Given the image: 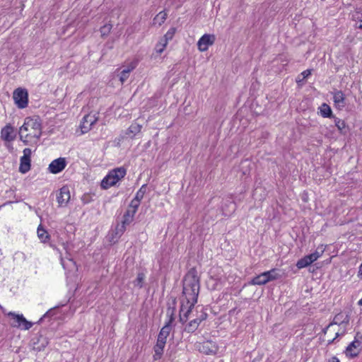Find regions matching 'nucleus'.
Segmentation results:
<instances>
[{
	"mask_svg": "<svg viewBox=\"0 0 362 362\" xmlns=\"http://www.w3.org/2000/svg\"><path fill=\"white\" fill-rule=\"evenodd\" d=\"M18 134L20 140L25 145L37 144L42 135V125L39 117H26Z\"/></svg>",
	"mask_w": 362,
	"mask_h": 362,
	"instance_id": "1",
	"label": "nucleus"
},
{
	"mask_svg": "<svg viewBox=\"0 0 362 362\" xmlns=\"http://www.w3.org/2000/svg\"><path fill=\"white\" fill-rule=\"evenodd\" d=\"M199 277L195 269H191L185 276L183 279L182 294L185 297L187 304L189 301L197 302L199 293Z\"/></svg>",
	"mask_w": 362,
	"mask_h": 362,
	"instance_id": "2",
	"label": "nucleus"
},
{
	"mask_svg": "<svg viewBox=\"0 0 362 362\" xmlns=\"http://www.w3.org/2000/svg\"><path fill=\"white\" fill-rule=\"evenodd\" d=\"M127 174V170L124 167L115 168L109 172V173L103 178L101 182V187L108 189L114 186L118 181L122 179Z\"/></svg>",
	"mask_w": 362,
	"mask_h": 362,
	"instance_id": "3",
	"label": "nucleus"
},
{
	"mask_svg": "<svg viewBox=\"0 0 362 362\" xmlns=\"http://www.w3.org/2000/svg\"><path fill=\"white\" fill-rule=\"evenodd\" d=\"M167 314L169 315L168 321L165 324V325L161 328L158 335L157 339H161L162 341L166 342L167 338L170 334V332L172 329V323L175 320V308H169L167 311Z\"/></svg>",
	"mask_w": 362,
	"mask_h": 362,
	"instance_id": "4",
	"label": "nucleus"
},
{
	"mask_svg": "<svg viewBox=\"0 0 362 362\" xmlns=\"http://www.w3.org/2000/svg\"><path fill=\"white\" fill-rule=\"evenodd\" d=\"M13 98L18 108L23 109L28 106V94L25 89L18 88L13 92Z\"/></svg>",
	"mask_w": 362,
	"mask_h": 362,
	"instance_id": "5",
	"label": "nucleus"
},
{
	"mask_svg": "<svg viewBox=\"0 0 362 362\" xmlns=\"http://www.w3.org/2000/svg\"><path fill=\"white\" fill-rule=\"evenodd\" d=\"M8 316H11L12 317V322L11 323L12 327H21L25 330L29 329L32 327L33 323L31 322L28 321L23 315H18L13 312H9Z\"/></svg>",
	"mask_w": 362,
	"mask_h": 362,
	"instance_id": "6",
	"label": "nucleus"
},
{
	"mask_svg": "<svg viewBox=\"0 0 362 362\" xmlns=\"http://www.w3.org/2000/svg\"><path fill=\"white\" fill-rule=\"evenodd\" d=\"M196 303H193L192 301H189V304H187V301L182 302L179 315V321L182 324H185L187 321L189 314L191 313Z\"/></svg>",
	"mask_w": 362,
	"mask_h": 362,
	"instance_id": "7",
	"label": "nucleus"
},
{
	"mask_svg": "<svg viewBox=\"0 0 362 362\" xmlns=\"http://www.w3.org/2000/svg\"><path fill=\"white\" fill-rule=\"evenodd\" d=\"M32 151L30 148H26L23 150V156L21 158L19 171L21 173H26L30 169V156Z\"/></svg>",
	"mask_w": 362,
	"mask_h": 362,
	"instance_id": "8",
	"label": "nucleus"
},
{
	"mask_svg": "<svg viewBox=\"0 0 362 362\" xmlns=\"http://www.w3.org/2000/svg\"><path fill=\"white\" fill-rule=\"evenodd\" d=\"M97 120L98 117L95 114H88L85 115L80 124L81 133L85 134L89 132Z\"/></svg>",
	"mask_w": 362,
	"mask_h": 362,
	"instance_id": "9",
	"label": "nucleus"
},
{
	"mask_svg": "<svg viewBox=\"0 0 362 362\" xmlns=\"http://www.w3.org/2000/svg\"><path fill=\"white\" fill-rule=\"evenodd\" d=\"M216 40V36L211 34H204L197 42V47L199 51L205 52L209 47L212 45Z\"/></svg>",
	"mask_w": 362,
	"mask_h": 362,
	"instance_id": "10",
	"label": "nucleus"
},
{
	"mask_svg": "<svg viewBox=\"0 0 362 362\" xmlns=\"http://www.w3.org/2000/svg\"><path fill=\"white\" fill-rule=\"evenodd\" d=\"M67 161L65 158H59L52 160L49 165L48 170L52 174L62 172L66 166Z\"/></svg>",
	"mask_w": 362,
	"mask_h": 362,
	"instance_id": "11",
	"label": "nucleus"
},
{
	"mask_svg": "<svg viewBox=\"0 0 362 362\" xmlns=\"http://www.w3.org/2000/svg\"><path fill=\"white\" fill-rule=\"evenodd\" d=\"M135 214L136 211L130 209H127V211L123 216L122 225L117 227V233L122 234L124 232L126 226L130 224L133 221Z\"/></svg>",
	"mask_w": 362,
	"mask_h": 362,
	"instance_id": "12",
	"label": "nucleus"
},
{
	"mask_svg": "<svg viewBox=\"0 0 362 362\" xmlns=\"http://www.w3.org/2000/svg\"><path fill=\"white\" fill-rule=\"evenodd\" d=\"M1 138L6 141H12L16 139L14 128L10 124H6L1 131Z\"/></svg>",
	"mask_w": 362,
	"mask_h": 362,
	"instance_id": "13",
	"label": "nucleus"
},
{
	"mask_svg": "<svg viewBox=\"0 0 362 362\" xmlns=\"http://www.w3.org/2000/svg\"><path fill=\"white\" fill-rule=\"evenodd\" d=\"M137 66V62L135 61L131 62L121 71L119 74V81L122 83H124L129 76V74L133 71Z\"/></svg>",
	"mask_w": 362,
	"mask_h": 362,
	"instance_id": "14",
	"label": "nucleus"
},
{
	"mask_svg": "<svg viewBox=\"0 0 362 362\" xmlns=\"http://www.w3.org/2000/svg\"><path fill=\"white\" fill-rule=\"evenodd\" d=\"M70 192L67 187H63L60 189V192L57 196V202L60 206L66 205L70 199Z\"/></svg>",
	"mask_w": 362,
	"mask_h": 362,
	"instance_id": "15",
	"label": "nucleus"
},
{
	"mask_svg": "<svg viewBox=\"0 0 362 362\" xmlns=\"http://www.w3.org/2000/svg\"><path fill=\"white\" fill-rule=\"evenodd\" d=\"M142 126L137 123H132L130 127L124 132V135L122 136V139L124 138H134L135 135L141 132Z\"/></svg>",
	"mask_w": 362,
	"mask_h": 362,
	"instance_id": "16",
	"label": "nucleus"
},
{
	"mask_svg": "<svg viewBox=\"0 0 362 362\" xmlns=\"http://www.w3.org/2000/svg\"><path fill=\"white\" fill-rule=\"evenodd\" d=\"M333 100L339 109H341L345 107V95L341 90H336L333 93Z\"/></svg>",
	"mask_w": 362,
	"mask_h": 362,
	"instance_id": "17",
	"label": "nucleus"
},
{
	"mask_svg": "<svg viewBox=\"0 0 362 362\" xmlns=\"http://www.w3.org/2000/svg\"><path fill=\"white\" fill-rule=\"evenodd\" d=\"M349 322V317L347 315H344V313H341L334 316L333 321L331 323H333V325H339V326H341L344 329Z\"/></svg>",
	"mask_w": 362,
	"mask_h": 362,
	"instance_id": "18",
	"label": "nucleus"
},
{
	"mask_svg": "<svg viewBox=\"0 0 362 362\" xmlns=\"http://www.w3.org/2000/svg\"><path fill=\"white\" fill-rule=\"evenodd\" d=\"M48 343V339L46 337L40 335L36 339V341H33V349L37 351L44 350Z\"/></svg>",
	"mask_w": 362,
	"mask_h": 362,
	"instance_id": "19",
	"label": "nucleus"
},
{
	"mask_svg": "<svg viewBox=\"0 0 362 362\" xmlns=\"http://www.w3.org/2000/svg\"><path fill=\"white\" fill-rule=\"evenodd\" d=\"M165 344L166 342L162 341L161 339H157L156 344L153 347V350L155 352L153 355V359L155 361L160 359L163 356Z\"/></svg>",
	"mask_w": 362,
	"mask_h": 362,
	"instance_id": "20",
	"label": "nucleus"
},
{
	"mask_svg": "<svg viewBox=\"0 0 362 362\" xmlns=\"http://www.w3.org/2000/svg\"><path fill=\"white\" fill-rule=\"evenodd\" d=\"M315 260L314 259L313 257L311 254L305 256L304 257L300 259L297 263L296 267L298 269L305 268L309 265H310L313 262H314Z\"/></svg>",
	"mask_w": 362,
	"mask_h": 362,
	"instance_id": "21",
	"label": "nucleus"
},
{
	"mask_svg": "<svg viewBox=\"0 0 362 362\" xmlns=\"http://www.w3.org/2000/svg\"><path fill=\"white\" fill-rule=\"evenodd\" d=\"M360 345L359 341H352L346 349V354L347 356L351 357H355L358 354V351L357 350V347Z\"/></svg>",
	"mask_w": 362,
	"mask_h": 362,
	"instance_id": "22",
	"label": "nucleus"
},
{
	"mask_svg": "<svg viewBox=\"0 0 362 362\" xmlns=\"http://www.w3.org/2000/svg\"><path fill=\"white\" fill-rule=\"evenodd\" d=\"M268 280L267 279L265 272H262L259 275H257V276L254 277L250 281V284L251 285H264L267 283H268Z\"/></svg>",
	"mask_w": 362,
	"mask_h": 362,
	"instance_id": "23",
	"label": "nucleus"
},
{
	"mask_svg": "<svg viewBox=\"0 0 362 362\" xmlns=\"http://www.w3.org/2000/svg\"><path fill=\"white\" fill-rule=\"evenodd\" d=\"M320 115L325 118H331L332 115V111L331 107L327 103H322L319 107Z\"/></svg>",
	"mask_w": 362,
	"mask_h": 362,
	"instance_id": "24",
	"label": "nucleus"
},
{
	"mask_svg": "<svg viewBox=\"0 0 362 362\" xmlns=\"http://www.w3.org/2000/svg\"><path fill=\"white\" fill-rule=\"evenodd\" d=\"M37 232V236L42 243H47L49 240V235L48 234L47 230L42 228L41 225L39 226Z\"/></svg>",
	"mask_w": 362,
	"mask_h": 362,
	"instance_id": "25",
	"label": "nucleus"
},
{
	"mask_svg": "<svg viewBox=\"0 0 362 362\" xmlns=\"http://www.w3.org/2000/svg\"><path fill=\"white\" fill-rule=\"evenodd\" d=\"M199 324L200 322L195 318L186 325L185 330L188 333H193L197 329Z\"/></svg>",
	"mask_w": 362,
	"mask_h": 362,
	"instance_id": "26",
	"label": "nucleus"
},
{
	"mask_svg": "<svg viewBox=\"0 0 362 362\" xmlns=\"http://www.w3.org/2000/svg\"><path fill=\"white\" fill-rule=\"evenodd\" d=\"M167 13L163 11L158 13L153 20V25H161L167 18Z\"/></svg>",
	"mask_w": 362,
	"mask_h": 362,
	"instance_id": "27",
	"label": "nucleus"
},
{
	"mask_svg": "<svg viewBox=\"0 0 362 362\" xmlns=\"http://www.w3.org/2000/svg\"><path fill=\"white\" fill-rule=\"evenodd\" d=\"M268 281L276 280L281 277V275L278 272V269H272L269 271L264 272Z\"/></svg>",
	"mask_w": 362,
	"mask_h": 362,
	"instance_id": "28",
	"label": "nucleus"
},
{
	"mask_svg": "<svg viewBox=\"0 0 362 362\" xmlns=\"http://www.w3.org/2000/svg\"><path fill=\"white\" fill-rule=\"evenodd\" d=\"M175 32L176 29L175 28H170L161 39L165 41V43H168V41L173 39Z\"/></svg>",
	"mask_w": 362,
	"mask_h": 362,
	"instance_id": "29",
	"label": "nucleus"
},
{
	"mask_svg": "<svg viewBox=\"0 0 362 362\" xmlns=\"http://www.w3.org/2000/svg\"><path fill=\"white\" fill-rule=\"evenodd\" d=\"M145 275L144 273H139L136 279L134 281V285L139 288L143 287Z\"/></svg>",
	"mask_w": 362,
	"mask_h": 362,
	"instance_id": "30",
	"label": "nucleus"
},
{
	"mask_svg": "<svg viewBox=\"0 0 362 362\" xmlns=\"http://www.w3.org/2000/svg\"><path fill=\"white\" fill-rule=\"evenodd\" d=\"M112 28V25L110 23H107L102 26L100 29L101 35L103 37L108 35V34L110 33V30Z\"/></svg>",
	"mask_w": 362,
	"mask_h": 362,
	"instance_id": "31",
	"label": "nucleus"
},
{
	"mask_svg": "<svg viewBox=\"0 0 362 362\" xmlns=\"http://www.w3.org/2000/svg\"><path fill=\"white\" fill-rule=\"evenodd\" d=\"M146 189H147V185H143L140 187V189L137 191V192H136V194L135 195V198H136V199L141 200L144 198V194L146 192Z\"/></svg>",
	"mask_w": 362,
	"mask_h": 362,
	"instance_id": "32",
	"label": "nucleus"
},
{
	"mask_svg": "<svg viewBox=\"0 0 362 362\" xmlns=\"http://www.w3.org/2000/svg\"><path fill=\"white\" fill-rule=\"evenodd\" d=\"M333 117L334 119L335 126L337 127V129L341 132H343L344 129L346 127V124H345L344 121H343V120H341V119H340L339 118H337V117Z\"/></svg>",
	"mask_w": 362,
	"mask_h": 362,
	"instance_id": "33",
	"label": "nucleus"
},
{
	"mask_svg": "<svg viewBox=\"0 0 362 362\" xmlns=\"http://www.w3.org/2000/svg\"><path fill=\"white\" fill-rule=\"evenodd\" d=\"M141 200H140V199H136V198H135V197H134V198L132 200V202H131V203H130V204H129V206L128 209H132V210H133V211H136H136H137V209H138V208H139V205H140V202H141Z\"/></svg>",
	"mask_w": 362,
	"mask_h": 362,
	"instance_id": "34",
	"label": "nucleus"
},
{
	"mask_svg": "<svg viewBox=\"0 0 362 362\" xmlns=\"http://www.w3.org/2000/svg\"><path fill=\"white\" fill-rule=\"evenodd\" d=\"M168 43H165L162 39L157 43L156 46V50L158 54H161L164 50Z\"/></svg>",
	"mask_w": 362,
	"mask_h": 362,
	"instance_id": "35",
	"label": "nucleus"
},
{
	"mask_svg": "<svg viewBox=\"0 0 362 362\" xmlns=\"http://www.w3.org/2000/svg\"><path fill=\"white\" fill-rule=\"evenodd\" d=\"M14 260L24 262L26 259L25 255L22 252H16L13 255Z\"/></svg>",
	"mask_w": 362,
	"mask_h": 362,
	"instance_id": "36",
	"label": "nucleus"
},
{
	"mask_svg": "<svg viewBox=\"0 0 362 362\" xmlns=\"http://www.w3.org/2000/svg\"><path fill=\"white\" fill-rule=\"evenodd\" d=\"M61 262L64 269L66 268V265L71 266V264H72V265L75 264L74 262L71 259L68 258V257H66V258L62 257Z\"/></svg>",
	"mask_w": 362,
	"mask_h": 362,
	"instance_id": "37",
	"label": "nucleus"
},
{
	"mask_svg": "<svg viewBox=\"0 0 362 362\" xmlns=\"http://www.w3.org/2000/svg\"><path fill=\"white\" fill-rule=\"evenodd\" d=\"M207 317V313L203 308H201L200 315L196 318L200 323Z\"/></svg>",
	"mask_w": 362,
	"mask_h": 362,
	"instance_id": "38",
	"label": "nucleus"
},
{
	"mask_svg": "<svg viewBox=\"0 0 362 362\" xmlns=\"http://www.w3.org/2000/svg\"><path fill=\"white\" fill-rule=\"evenodd\" d=\"M324 252V249H321L320 251H319V248L315 251L314 252L311 253L312 256L313 257L314 259L316 261L319 257H320Z\"/></svg>",
	"mask_w": 362,
	"mask_h": 362,
	"instance_id": "39",
	"label": "nucleus"
},
{
	"mask_svg": "<svg viewBox=\"0 0 362 362\" xmlns=\"http://www.w3.org/2000/svg\"><path fill=\"white\" fill-rule=\"evenodd\" d=\"M228 204H226V205H227L228 207H230V209L228 210V211H226V214H227V213H231V212L234 211L235 209V204L233 202L228 200Z\"/></svg>",
	"mask_w": 362,
	"mask_h": 362,
	"instance_id": "40",
	"label": "nucleus"
},
{
	"mask_svg": "<svg viewBox=\"0 0 362 362\" xmlns=\"http://www.w3.org/2000/svg\"><path fill=\"white\" fill-rule=\"evenodd\" d=\"M311 74V70L310 69H307L304 71H303L300 74V76H302V80H304L306 78H308L310 75Z\"/></svg>",
	"mask_w": 362,
	"mask_h": 362,
	"instance_id": "41",
	"label": "nucleus"
},
{
	"mask_svg": "<svg viewBox=\"0 0 362 362\" xmlns=\"http://www.w3.org/2000/svg\"><path fill=\"white\" fill-rule=\"evenodd\" d=\"M52 310H49V311H47L44 315L43 317L40 319V321L42 320L44 318L47 317H49L52 315Z\"/></svg>",
	"mask_w": 362,
	"mask_h": 362,
	"instance_id": "42",
	"label": "nucleus"
},
{
	"mask_svg": "<svg viewBox=\"0 0 362 362\" xmlns=\"http://www.w3.org/2000/svg\"><path fill=\"white\" fill-rule=\"evenodd\" d=\"M358 276L362 278V262L358 269Z\"/></svg>",
	"mask_w": 362,
	"mask_h": 362,
	"instance_id": "43",
	"label": "nucleus"
},
{
	"mask_svg": "<svg viewBox=\"0 0 362 362\" xmlns=\"http://www.w3.org/2000/svg\"><path fill=\"white\" fill-rule=\"evenodd\" d=\"M328 362H339V360L337 357L334 356L332 357Z\"/></svg>",
	"mask_w": 362,
	"mask_h": 362,
	"instance_id": "44",
	"label": "nucleus"
},
{
	"mask_svg": "<svg viewBox=\"0 0 362 362\" xmlns=\"http://www.w3.org/2000/svg\"><path fill=\"white\" fill-rule=\"evenodd\" d=\"M332 325H333V323H329V324L328 325V326H327L325 329H323V332H324L325 334H326V333H327V331L328 330V329H329L330 327H332Z\"/></svg>",
	"mask_w": 362,
	"mask_h": 362,
	"instance_id": "45",
	"label": "nucleus"
},
{
	"mask_svg": "<svg viewBox=\"0 0 362 362\" xmlns=\"http://www.w3.org/2000/svg\"><path fill=\"white\" fill-rule=\"evenodd\" d=\"M357 28L359 29H362V20L358 23Z\"/></svg>",
	"mask_w": 362,
	"mask_h": 362,
	"instance_id": "46",
	"label": "nucleus"
},
{
	"mask_svg": "<svg viewBox=\"0 0 362 362\" xmlns=\"http://www.w3.org/2000/svg\"><path fill=\"white\" fill-rule=\"evenodd\" d=\"M303 81V80H302V78H300V76H298V77L297 78V79H296V82H297L298 83H299L302 82Z\"/></svg>",
	"mask_w": 362,
	"mask_h": 362,
	"instance_id": "47",
	"label": "nucleus"
},
{
	"mask_svg": "<svg viewBox=\"0 0 362 362\" xmlns=\"http://www.w3.org/2000/svg\"><path fill=\"white\" fill-rule=\"evenodd\" d=\"M334 340H335V338L332 339V340H329L327 344H331L334 341Z\"/></svg>",
	"mask_w": 362,
	"mask_h": 362,
	"instance_id": "48",
	"label": "nucleus"
},
{
	"mask_svg": "<svg viewBox=\"0 0 362 362\" xmlns=\"http://www.w3.org/2000/svg\"><path fill=\"white\" fill-rule=\"evenodd\" d=\"M340 335V334L339 333V332H337L335 334V339L337 338Z\"/></svg>",
	"mask_w": 362,
	"mask_h": 362,
	"instance_id": "49",
	"label": "nucleus"
},
{
	"mask_svg": "<svg viewBox=\"0 0 362 362\" xmlns=\"http://www.w3.org/2000/svg\"><path fill=\"white\" fill-rule=\"evenodd\" d=\"M358 304L362 305V298L358 301Z\"/></svg>",
	"mask_w": 362,
	"mask_h": 362,
	"instance_id": "50",
	"label": "nucleus"
}]
</instances>
